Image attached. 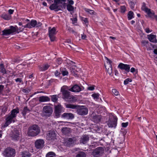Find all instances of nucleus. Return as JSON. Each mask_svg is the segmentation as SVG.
<instances>
[{
	"mask_svg": "<svg viewBox=\"0 0 157 157\" xmlns=\"http://www.w3.org/2000/svg\"><path fill=\"white\" fill-rule=\"evenodd\" d=\"M19 113V109L17 108L13 109L11 111V114H9L6 116V122L2 128H5L8 126L12 122H14L17 114Z\"/></svg>",
	"mask_w": 157,
	"mask_h": 157,
	"instance_id": "1",
	"label": "nucleus"
},
{
	"mask_svg": "<svg viewBox=\"0 0 157 157\" xmlns=\"http://www.w3.org/2000/svg\"><path fill=\"white\" fill-rule=\"evenodd\" d=\"M40 132V129L38 125H33L29 127L27 133L29 136H34L38 135Z\"/></svg>",
	"mask_w": 157,
	"mask_h": 157,
	"instance_id": "2",
	"label": "nucleus"
},
{
	"mask_svg": "<svg viewBox=\"0 0 157 157\" xmlns=\"http://www.w3.org/2000/svg\"><path fill=\"white\" fill-rule=\"evenodd\" d=\"M15 154V150L10 147H7L6 148L3 153L5 157H14Z\"/></svg>",
	"mask_w": 157,
	"mask_h": 157,
	"instance_id": "3",
	"label": "nucleus"
},
{
	"mask_svg": "<svg viewBox=\"0 0 157 157\" xmlns=\"http://www.w3.org/2000/svg\"><path fill=\"white\" fill-rule=\"evenodd\" d=\"M104 151L103 147H99L94 150L91 154L94 157H100L104 154Z\"/></svg>",
	"mask_w": 157,
	"mask_h": 157,
	"instance_id": "4",
	"label": "nucleus"
},
{
	"mask_svg": "<svg viewBox=\"0 0 157 157\" xmlns=\"http://www.w3.org/2000/svg\"><path fill=\"white\" fill-rule=\"evenodd\" d=\"M53 112L52 108L49 105L44 107L43 111V116L47 117H49Z\"/></svg>",
	"mask_w": 157,
	"mask_h": 157,
	"instance_id": "5",
	"label": "nucleus"
},
{
	"mask_svg": "<svg viewBox=\"0 0 157 157\" xmlns=\"http://www.w3.org/2000/svg\"><path fill=\"white\" fill-rule=\"evenodd\" d=\"M57 33L56 29L55 27L48 28L49 36L51 41H53L56 40L55 35Z\"/></svg>",
	"mask_w": 157,
	"mask_h": 157,
	"instance_id": "6",
	"label": "nucleus"
},
{
	"mask_svg": "<svg viewBox=\"0 0 157 157\" xmlns=\"http://www.w3.org/2000/svg\"><path fill=\"white\" fill-rule=\"evenodd\" d=\"M117 119L113 116L112 118L109 119L107 122V125L109 128H115L117 125Z\"/></svg>",
	"mask_w": 157,
	"mask_h": 157,
	"instance_id": "7",
	"label": "nucleus"
},
{
	"mask_svg": "<svg viewBox=\"0 0 157 157\" xmlns=\"http://www.w3.org/2000/svg\"><path fill=\"white\" fill-rule=\"evenodd\" d=\"M77 112V114L79 115L84 116L88 113V110L86 107L82 106L78 108Z\"/></svg>",
	"mask_w": 157,
	"mask_h": 157,
	"instance_id": "8",
	"label": "nucleus"
},
{
	"mask_svg": "<svg viewBox=\"0 0 157 157\" xmlns=\"http://www.w3.org/2000/svg\"><path fill=\"white\" fill-rule=\"evenodd\" d=\"M56 134L53 131H49L46 135V139L48 140L53 141L56 139Z\"/></svg>",
	"mask_w": 157,
	"mask_h": 157,
	"instance_id": "9",
	"label": "nucleus"
},
{
	"mask_svg": "<svg viewBox=\"0 0 157 157\" xmlns=\"http://www.w3.org/2000/svg\"><path fill=\"white\" fill-rule=\"evenodd\" d=\"M17 28V26L15 27L11 26L10 27V29H4L2 31V35H8L16 31Z\"/></svg>",
	"mask_w": 157,
	"mask_h": 157,
	"instance_id": "10",
	"label": "nucleus"
},
{
	"mask_svg": "<svg viewBox=\"0 0 157 157\" xmlns=\"http://www.w3.org/2000/svg\"><path fill=\"white\" fill-rule=\"evenodd\" d=\"M106 58L107 59V63L106 65H105V67L107 72L109 75H111L112 72V67L111 64L112 61L107 57H106Z\"/></svg>",
	"mask_w": 157,
	"mask_h": 157,
	"instance_id": "11",
	"label": "nucleus"
},
{
	"mask_svg": "<svg viewBox=\"0 0 157 157\" xmlns=\"http://www.w3.org/2000/svg\"><path fill=\"white\" fill-rule=\"evenodd\" d=\"M64 109L62 106L60 104H59L55 106V116L57 117H59L60 113L62 112H64Z\"/></svg>",
	"mask_w": 157,
	"mask_h": 157,
	"instance_id": "12",
	"label": "nucleus"
},
{
	"mask_svg": "<svg viewBox=\"0 0 157 157\" xmlns=\"http://www.w3.org/2000/svg\"><path fill=\"white\" fill-rule=\"evenodd\" d=\"M141 9L142 10L144 11L147 13L148 15L150 17H151L154 16V13L152 12L151 11V10L148 9L146 6V4L144 2L142 3Z\"/></svg>",
	"mask_w": 157,
	"mask_h": 157,
	"instance_id": "13",
	"label": "nucleus"
},
{
	"mask_svg": "<svg viewBox=\"0 0 157 157\" xmlns=\"http://www.w3.org/2000/svg\"><path fill=\"white\" fill-rule=\"evenodd\" d=\"M77 140V139L76 137L69 138L66 140L65 144L67 146H70L75 144Z\"/></svg>",
	"mask_w": 157,
	"mask_h": 157,
	"instance_id": "14",
	"label": "nucleus"
},
{
	"mask_svg": "<svg viewBox=\"0 0 157 157\" xmlns=\"http://www.w3.org/2000/svg\"><path fill=\"white\" fill-rule=\"evenodd\" d=\"M44 142L43 140L39 139L37 140L35 142V147L36 149H41L44 147Z\"/></svg>",
	"mask_w": 157,
	"mask_h": 157,
	"instance_id": "15",
	"label": "nucleus"
},
{
	"mask_svg": "<svg viewBox=\"0 0 157 157\" xmlns=\"http://www.w3.org/2000/svg\"><path fill=\"white\" fill-rule=\"evenodd\" d=\"M61 117L67 120H72L74 118V115L71 113H65L62 115Z\"/></svg>",
	"mask_w": 157,
	"mask_h": 157,
	"instance_id": "16",
	"label": "nucleus"
},
{
	"mask_svg": "<svg viewBox=\"0 0 157 157\" xmlns=\"http://www.w3.org/2000/svg\"><path fill=\"white\" fill-rule=\"evenodd\" d=\"M61 91L63 96H64L65 99L67 100V101H69L68 100V99H71V98L72 97V96L70 95V92L64 89V88H61Z\"/></svg>",
	"mask_w": 157,
	"mask_h": 157,
	"instance_id": "17",
	"label": "nucleus"
},
{
	"mask_svg": "<svg viewBox=\"0 0 157 157\" xmlns=\"http://www.w3.org/2000/svg\"><path fill=\"white\" fill-rule=\"evenodd\" d=\"M118 67L121 70H124L128 72L130 71V67L128 65L121 63L118 65Z\"/></svg>",
	"mask_w": 157,
	"mask_h": 157,
	"instance_id": "18",
	"label": "nucleus"
},
{
	"mask_svg": "<svg viewBox=\"0 0 157 157\" xmlns=\"http://www.w3.org/2000/svg\"><path fill=\"white\" fill-rule=\"evenodd\" d=\"M89 139L90 138L88 136L86 135H83L80 139V142L81 144H85L89 141Z\"/></svg>",
	"mask_w": 157,
	"mask_h": 157,
	"instance_id": "19",
	"label": "nucleus"
},
{
	"mask_svg": "<svg viewBox=\"0 0 157 157\" xmlns=\"http://www.w3.org/2000/svg\"><path fill=\"white\" fill-rule=\"evenodd\" d=\"M61 3L60 0H54L55 3L51 5L49 7V8L51 10L57 9L58 7L57 4Z\"/></svg>",
	"mask_w": 157,
	"mask_h": 157,
	"instance_id": "20",
	"label": "nucleus"
},
{
	"mask_svg": "<svg viewBox=\"0 0 157 157\" xmlns=\"http://www.w3.org/2000/svg\"><path fill=\"white\" fill-rule=\"evenodd\" d=\"M156 36L152 34L148 35L147 37L148 40L151 42L157 43V40L156 38Z\"/></svg>",
	"mask_w": 157,
	"mask_h": 157,
	"instance_id": "21",
	"label": "nucleus"
},
{
	"mask_svg": "<svg viewBox=\"0 0 157 157\" xmlns=\"http://www.w3.org/2000/svg\"><path fill=\"white\" fill-rule=\"evenodd\" d=\"M36 20H32L30 23L27 24L26 25L23 26L24 28H30L36 27Z\"/></svg>",
	"mask_w": 157,
	"mask_h": 157,
	"instance_id": "22",
	"label": "nucleus"
},
{
	"mask_svg": "<svg viewBox=\"0 0 157 157\" xmlns=\"http://www.w3.org/2000/svg\"><path fill=\"white\" fill-rule=\"evenodd\" d=\"M69 90L72 92H78L81 91V90L79 86L75 85L71 88L69 89Z\"/></svg>",
	"mask_w": 157,
	"mask_h": 157,
	"instance_id": "23",
	"label": "nucleus"
},
{
	"mask_svg": "<svg viewBox=\"0 0 157 157\" xmlns=\"http://www.w3.org/2000/svg\"><path fill=\"white\" fill-rule=\"evenodd\" d=\"M50 65L48 64H44L38 66L39 70L41 71H44L47 70L49 67Z\"/></svg>",
	"mask_w": 157,
	"mask_h": 157,
	"instance_id": "24",
	"label": "nucleus"
},
{
	"mask_svg": "<svg viewBox=\"0 0 157 157\" xmlns=\"http://www.w3.org/2000/svg\"><path fill=\"white\" fill-rule=\"evenodd\" d=\"M19 135V132L17 131H16L13 132L11 136L13 140H17L18 139Z\"/></svg>",
	"mask_w": 157,
	"mask_h": 157,
	"instance_id": "25",
	"label": "nucleus"
},
{
	"mask_svg": "<svg viewBox=\"0 0 157 157\" xmlns=\"http://www.w3.org/2000/svg\"><path fill=\"white\" fill-rule=\"evenodd\" d=\"M50 98L46 96H42L39 98V101L41 102L49 101H50Z\"/></svg>",
	"mask_w": 157,
	"mask_h": 157,
	"instance_id": "26",
	"label": "nucleus"
},
{
	"mask_svg": "<svg viewBox=\"0 0 157 157\" xmlns=\"http://www.w3.org/2000/svg\"><path fill=\"white\" fill-rule=\"evenodd\" d=\"M21 157H30L31 155L30 153L27 151H24L21 152Z\"/></svg>",
	"mask_w": 157,
	"mask_h": 157,
	"instance_id": "27",
	"label": "nucleus"
},
{
	"mask_svg": "<svg viewBox=\"0 0 157 157\" xmlns=\"http://www.w3.org/2000/svg\"><path fill=\"white\" fill-rule=\"evenodd\" d=\"M51 98V100L54 102H56L59 98V95H54L50 96Z\"/></svg>",
	"mask_w": 157,
	"mask_h": 157,
	"instance_id": "28",
	"label": "nucleus"
},
{
	"mask_svg": "<svg viewBox=\"0 0 157 157\" xmlns=\"http://www.w3.org/2000/svg\"><path fill=\"white\" fill-rule=\"evenodd\" d=\"M65 106L66 108L72 109H75L76 108L77 106L71 104H65Z\"/></svg>",
	"mask_w": 157,
	"mask_h": 157,
	"instance_id": "29",
	"label": "nucleus"
},
{
	"mask_svg": "<svg viewBox=\"0 0 157 157\" xmlns=\"http://www.w3.org/2000/svg\"><path fill=\"white\" fill-rule=\"evenodd\" d=\"M101 118L100 116H95L94 117L93 120L95 122L98 123L101 121Z\"/></svg>",
	"mask_w": 157,
	"mask_h": 157,
	"instance_id": "30",
	"label": "nucleus"
},
{
	"mask_svg": "<svg viewBox=\"0 0 157 157\" xmlns=\"http://www.w3.org/2000/svg\"><path fill=\"white\" fill-rule=\"evenodd\" d=\"M30 110L27 107L24 108L22 112V114L24 116H25L27 113H29Z\"/></svg>",
	"mask_w": 157,
	"mask_h": 157,
	"instance_id": "31",
	"label": "nucleus"
},
{
	"mask_svg": "<svg viewBox=\"0 0 157 157\" xmlns=\"http://www.w3.org/2000/svg\"><path fill=\"white\" fill-rule=\"evenodd\" d=\"M2 17L5 20H9L11 18V16L6 14H3L2 16Z\"/></svg>",
	"mask_w": 157,
	"mask_h": 157,
	"instance_id": "32",
	"label": "nucleus"
},
{
	"mask_svg": "<svg viewBox=\"0 0 157 157\" xmlns=\"http://www.w3.org/2000/svg\"><path fill=\"white\" fill-rule=\"evenodd\" d=\"M133 15L134 13L132 12V11H129L128 14V20H130L133 18L134 17Z\"/></svg>",
	"mask_w": 157,
	"mask_h": 157,
	"instance_id": "33",
	"label": "nucleus"
},
{
	"mask_svg": "<svg viewBox=\"0 0 157 157\" xmlns=\"http://www.w3.org/2000/svg\"><path fill=\"white\" fill-rule=\"evenodd\" d=\"M70 131V128L67 127L64 128L62 129V132L64 134L68 133Z\"/></svg>",
	"mask_w": 157,
	"mask_h": 157,
	"instance_id": "34",
	"label": "nucleus"
},
{
	"mask_svg": "<svg viewBox=\"0 0 157 157\" xmlns=\"http://www.w3.org/2000/svg\"><path fill=\"white\" fill-rule=\"evenodd\" d=\"M56 155L52 152H49L46 155V157H55Z\"/></svg>",
	"mask_w": 157,
	"mask_h": 157,
	"instance_id": "35",
	"label": "nucleus"
},
{
	"mask_svg": "<svg viewBox=\"0 0 157 157\" xmlns=\"http://www.w3.org/2000/svg\"><path fill=\"white\" fill-rule=\"evenodd\" d=\"M0 68L1 69V72L3 74L6 73V69L4 67L3 64H1L0 65Z\"/></svg>",
	"mask_w": 157,
	"mask_h": 157,
	"instance_id": "36",
	"label": "nucleus"
},
{
	"mask_svg": "<svg viewBox=\"0 0 157 157\" xmlns=\"http://www.w3.org/2000/svg\"><path fill=\"white\" fill-rule=\"evenodd\" d=\"M99 94L98 93L94 94L92 95V96L94 99L97 100L99 99Z\"/></svg>",
	"mask_w": 157,
	"mask_h": 157,
	"instance_id": "37",
	"label": "nucleus"
},
{
	"mask_svg": "<svg viewBox=\"0 0 157 157\" xmlns=\"http://www.w3.org/2000/svg\"><path fill=\"white\" fill-rule=\"evenodd\" d=\"M67 9L69 11H72L74 10V7L71 5L68 4L67 6Z\"/></svg>",
	"mask_w": 157,
	"mask_h": 157,
	"instance_id": "38",
	"label": "nucleus"
},
{
	"mask_svg": "<svg viewBox=\"0 0 157 157\" xmlns=\"http://www.w3.org/2000/svg\"><path fill=\"white\" fill-rule=\"evenodd\" d=\"M85 11L86 12L89 13L91 15H93L94 13V10L88 9H85Z\"/></svg>",
	"mask_w": 157,
	"mask_h": 157,
	"instance_id": "39",
	"label": "nucleus"
},
{
	"mask_svg": "<svg viewBox=\"0 0 157 157\" xmlns=\"http://www.w3.org/2000/svg\"><path fill=\"white\" fill-rule=\"evenodd\" d=\"M76 157H86V155L84 152H80L78 154Z\"/></svg>",
	"mask_w": 157,
	"mask_h": 157,
	"instance_id": "40",
	"label": "nucleus"
},
{
	"mask_svg": "<svg viewBox=\"0 0 157 157\" xmlns=\"http://www.w3.org/2000/svg\"><path fill=\"white\" fill-rule=\"evenodd\" d=\"M132 81V80L129 78H128L126 79L124 81V85H127L128 84L129 82H131Z\"/></svg>",
	"mask_w": 157,
	"mask_h": 157,
	"instance_id": "41",
	"label": "nucleus"
},
{
	"mask_svg": "<svg viewBox=\"0 0 157 157\" xmlns=\"http://www.w3.org/2000/svg\"><path fill=\"white\" fill-rule=\"evenodd\" d=\"M129 4L131 9H133L135 6V4L132 1H130L129 2Z\"/></svg>",
	"mask_w": 157,
	"mask_h": 157,
	"instance_id": "42",
	"label": "nucleus"
},
{
	"mask_svg": "<svg viewBox=\"0 0 157 157\" xmlns=\"http://www.w3.org/2000/svg\"><path fill=\"white\" fill-rule=\"evenodd\" d=\"M7 107L6 106H2V112L4 114L7 111Z\"/></svg>",
	"mask_w": 157,
	"mask_h": 157,
	"instance_id": "43",
	"label": "nucleus"
},
{
	"mask_svg": "<svg viewBox=\"0 0 157 157\" xmlns=\"http://www.w3.org/2000/svg\"><path fill=\"white\" fill-rule=\"evenodd\" d=\"M26 64H27L25 63H23L21 64L18 65L17 66V67H18L19 68H24L23 66H26Z\"/></svg>",
	"mask_w": 157,
	"mask_h": 157,
	"instance_id": "44",
	"label": "nucleus"
},
{
	"mask_svg": "<svg viewBox=\"0 0 157 157\" xmlns=\"http://www.w3.org/2000/svg\"><path fill=\"white\" fill-rule=\"evenodd\" d=\"M142 44L144 46H146L148 44V41L147 40H143L141 42Z\"/></svg>",
	"mask_w": 157,
	"mask_h": 157,
	"instance_id": "45",
	"label": "nucleus"
},
{
	"mask_svg": "<svg viewBox=\"0 0 157 157\" xmlns=\"http://www.w3.org/2000/svg\"><path fill=\"white\" fill-rule=\"evenodd\" d=\"M95 86L94 85H91L87 87V89L89 90H93L94 89Z\"/></svg>",
	"mask_w": 157,
	"mask_h": 157,
	"instance_id": "46",
	"label": "nucleus"
},
{
	"mask_svg": "<svg viewBox=\"0 0 157 157\" xmlns=\"http://www.w3.org/2000/svg\"><path fill=\"white\" fill-rule=\"evenodd\" d=\"M112 92L115 94V95L116 96L118 95L119 94L118 91L115 89H114L112 90Z\"/></svg>",
	"mask_w": 157,
	"mask_h": 157,
	"instance_id": "47",
	"label": "nucleus"
},
{
	"mask_svg": "<svg viewBox=\"0 0 157 157\" xmlns=\"http://www.w3.org/2000/svg\"><path fill=\"white\" fill-rule=\"evenodd\" d=\"M121 12L124 13L126 11V8L124 6H122L121 7Z\"/></svg>",
	"mask_w": 157,
	"mask_h": 157,
	"instance_id": "48",
	"label": "nucleus"
},
{
	"mask_svg": "<svg viewBox=\"0 0 157 157\" xmlns=\"http://www.w3.org/2000/svg\"><path fill=\"white\" fill-rule=\"evenodd\" d=\"M62 74L63 76H64L67 75L68 74V73L67 71L64 70L62 71Z\"/></svg>",
	"mask_w": 157,
	"mask_h": 157,
	"instance_id": "49",
	"label": "nucleus"
},
{
	"mask_svg": "<svg viewBox=\"0 0 157 157\" xmlns=\"http://www.w3.org/2000/svg\"><path fill=\"white\" fill-rule=\"evenodd\" d=\"M128 124V122H126L125 123H122L121 124V126L122 127L124 128H125L127 126Z\"/></svg>",
	"mask_w": 157,
	"mask_h": 157,
	"instance_id": "50",
	"label": "nucleus"
},
{
	"mask_svg": "<svg viewBox=\"0 0 157 157\" xmlns=\"http://www.w3.org/2000/svg\"><path fill=\"white\" fill-rule=\"evenodd\" d=\"M4 86L2 85H0V95L2 93L4 89Z\"/></svg>",
	"mask_w": 157,
	"mask_h": 157,
	"instance_id": "51",
	"label": "nucleus"
},
{
	"mask_svg": "<svg viewBox=\"0 0 157 157\" xmlns=\"http://www.w3.org/2000/svg\"><path fill=\"white\" fill-rule=\"evenodd\" d=\"M144 30L147 33H149L151 32L152 31L151 30H150L148 28H146L144 29Z\"/></svg>",
	"mask_w": 157,
	"mask_h": 157,
	"instance_id": "52",
	"label": "nucleus"
},
{
	"mask_svg": "<svg viewBox=\"0 0 157 157\" xmlns=\"http://www.w3.org/2000/svg\"><path fill=\"white\" fill-rule=\"evenodd\" d=\"M56 62L58 64H60L62 63V60L61 58H58L57 59Z\"/></svg>",
	"mask_w": 157,
	"mask_h": 157,
	"instance_id": "53",
	"label": "nucleus"
},
{
	"mask_svg": "<svg viewBox=\"0 0 157 157\" xmlns=\"http://www.w3.org/2000/svg\"><path fill=\"white\" fill-rule=\"evenodd\" d=\"M15 81L16 82H19L20 83L22 82V81L21 78H18L17 79H15Z\"/></svg>",
	"mask_w": 157,
	"mask_h": 157,
	"instance_id": "54",
	"label": "nucleus"
},
{
	"mask_svg": "<svg viewBox=\"0 0 157 157\" xmlns=\"http://www.w3.org/2000/svg\"><path fill=\"white\" fill-rule=\"evenodd\" d=\"M60 74V72H59V71L57 70L55 72V75L56 76H59Z\"/></svg>",
	"mask_w": 157,
	"mask_h": 157,
	"instance_id": "55",
	"label": "nucleus"
},
{
	"mask_svg": "<svg viewBox=\"0 0 157 157\" xmlns=\"http://www.w3.org/2000/svg\"><path fill=\"white\" fill-rule=\"evenodd\" d=\"M68 1V3H69V5H73L74 3V1L72 0H67Z\"/></svg>",
	"mask_w": 157,
	"mask_h": 157,
	"instance_id": "56",
	"label": "nucleus"
},
{
	"mask_svg": "<svg viewBox=\"0 0 157 157\" xmlns=\"http://www.w3.org/2000/svg\"><path fill=\"white\" fill-rule=\"evenodd\" d=\"M14 12V10L12 9H10L8 10V12L10 14H12Z\"/></svg>",
	"mask_w": 157,
	"mask_h": 157,
	"instance_id": "57",
	"label": "nucleus"
},
{
	"mask_svg": "<svg viewBox=\"0 0 157 157\" xmlns=\"http://www.w3.org/2000/svg\"><path fill=\"white\" fill-rule=\"evenodd\" d=\"M42 25V24L40 22H39L38 23L36 22V27H38Z\"/></svg>",
	"mask_w": 157,
	"mask_h": 157,
	"instance_id": "58",
	"label": "nucleus"
},
{
	"mask_svg": "<svg viewBox=\"0 0 157 157\" xmlns=\"http://www.w3.org/2000/svg\"><path fill=\"white\" fill-rule=\"evenodd\" d=\"M29 90H28L27 89H23L22 90V91L24 93H28L29 92Z\"/></svg>",
	"mask_w": 157,
	"mask_h": 157,
	"instance_id": "59",
	"label": "nucleus"
},
{
	"mask_svg": "<svg viewBox=\"0 0 157 157\" xmlns=\"http://www.w3.org/2000/svg\"><path fill=\"white\" fill-rule=\"evenodd\" d=\"M135 71V69L134 68L132 67L130 71L132 73H134Z\"/></svg>",
	"mask_w": 157,
	"mask_h": 157,
	"instance_id": "60",
	"label": "nucleus"
},
{
	"mask_svg": "<svg viewBox=\"0 0 157 157\" xmlns=\"http://www.w3.org/2000/svg\"><path fill=\"white\" fill-rule=\"evenodd\" d=\"M77 20V18H74L72 21L73 23L74 24V23H76Z\"/></svg>",
	"mask_w": 157,
	"mask_h": 157,
	"instance_id": "61",
	"label": "nucleus"
},
{
	"mask_svg": "<svg viewBox=\"0 0 157 157\" xmlns=\"http://www.w3.org/2000/svg\"><path fill=\"white\" fill-rule=\"evenodd\" d=\"M86 37V36L85 35H82L81 38L82 39H85Z\"/></svg>",
	"mask_w": 157,
	"mask_h": 157,
	"instance_id": "62",
	"label": "nucleus"
},
{
	"mask_svg": "<svg viewBox=\"0 0 157 157\" xmlns=\"http://www.w3.org/2000/svg\"><path fill=\"white\" fill-rule=\"evenodd\" d=\"M83 21L85 23H87L88 22V20L87 18H85L83 19Z\"/></svg>",
	"mask_w": 157,
	"mask_h": 157,
	"instance_id": "63",
	"label": "nucleus"
},
{
	"mask_svg": "<svg viewBox=\"0 0 157 157\" xmlns=\"http://www.w3.org/2000/svg\"><path fill=\"white\" fill-rule=\"evenodd\" d=\"M66 42L68 43H71V40L70 39H68L67 40Z\"/></svg>",
	"mask_w": 157,
	"mask_h": 157,
	"instance_id": "64",
	"label": "nucleus"
}]
</instances>
